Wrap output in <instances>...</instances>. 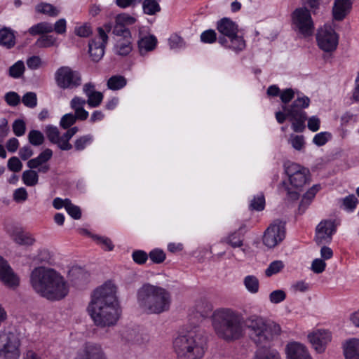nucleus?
<instances>
[{"label":"nucleus","instance_id":"1","mask_svg":"<svg viewBox=\"0 0 359 359\" xmlns=\"http://www.w3.org/2000/svg\"><path fill=\"white\" fill-rule=\"evenodd\" d=\"M87 311L96 326L106 327L115 325L121 316L116 285L111 282H107L95 290Z\"/></svg>","mask_w":359,"mask_h":359},{"label":"nucleus","instance_id":"2","mask_svg":"<svg viewBox=\"0 0 359 359\" xmlns=\"http://www.w3.org/2000/svg\"><path fill=\"white\" fill-rule=\"evenodd\" d=\"M30 283L36 293L51 301L62 299L69 292V285L65 278L49 267L34 268L30 274Z\"/></svg>","mask_w":359,"mask_h":359},{"label":"nucleus","instance_id":"3","mask_svg":"<svg viewBox=\"0 0 359 359\" xmlns=\"http://www.w3.org/2000/svg\"><path fill=\"white\" fill-rule=\"evenodd\" d=\"M212 325L217 336L227 341L239 339L244 334L243 315L229 308L215 310L212 316Z\"/></svg>","mask_w":359,"mask_h":359},{"label":"nucleus","instance_id":"4","mask_svg":"<svg viewBox=\"0 0 359 359\" xmlns=\"http://www.w3.org/2000/svg\"><path fill=\"white\" fill-rule=\"evenodd\" d=\"M137 299L145 312L160 314L170 309L172 297L165 288L150 283L143 284L137 290Z\"/></svg>","mask_w":359,"mask_h":359},{"label":"nucleus","instance_id":"5","mask_svg":"<svg viewBox=\"0 0 359 359\" xmlns=\"http://www.w3.org/2000/svg\"><path fill=\"white\" fill-rule=\"evenodd\" d=\"M173 349L177 359H202L207 349V340L201 331L191 330L174 339Z\"/></svg>","mask_w":359,"mask_h":359},{"label":"nucleus","instance_id":"6","mask_svg":"<svg viewBox=\"0 0 359 359\" xmlns=\"http://www.w3.org/2000/svg\"><path fill=\"white\" fill-rule=\"evenodd\" d=\"M244 325L249 330L250 338L258 346L268 345L281 332L278 323L257 315L244 320Z\"/></svg>","mask_w":359,"mask_h":359},{"label":"nucleus","instance_id":"7","mask_svg":"<svg viewBox=\"0 0 359 359\" xmlns=\"http://www.w3.org/2000/svg\"><path fill=\"white\" fill-rule=\"evenodd\" d=\"M285 172L289 177L291 187L283 182L280 190L283 189L286 192L287 200L297 201L299 197L302 188L309 181V170L299 164L290 163L285 167Z\"/></svg>","mask_w":359,"mask_h":359},{"label":"nucleus","instance_id":"8","mask_svg":"<svg viewBox=\"0 0 359 359\" xmlns=\"http://www.w3.org/2000/svg\"><path fill=\"white\" fill-rule=\"evenodd\" d=\"M217 29L220 34L219 43L233 51H241L245 48V41L238 35V25L228 18H223L217 22Z\"/></svg>","mask_w":359,"mask_h":359},{"label":"nucleus","instance_id":"9","mask_svg":"<svg viewBox=\"0 0 359 359\" xmlns=\"http://www.w3.org/2000/svg\"><path fill=\"white\" fill-rule=\"evenodd\" d=\"M310 104V99L303 96L296 99L292 105L288 107L283 106V110L287 111V115L292 122V128L294 132H302L305 128V121L307 116L303 109L307 108Z\"/></svg>","mask_w":359,"mask_h":359},{"label":"nucleus","instance_id":"10","mask_svg":"<svg viewBox=\"0 0 359 359\" xmlns=\"http://www.w3.org/2000/svg\"><path fill=\"white\" fill-rule=\"evenodd\" d=\"M55 80L57 86L62 89H76L82 83L80 72L69 66L58 68L55 73Z\"/></svg>","mask_w":359,"mask_h":359},{"label":"nucleus","instance_id":"11","mask_svg":"<svg viewBox=\"0 0 359 359\" xmlns=\"http://www.w3.org/2000/svg\"><path fill=\"white\" fill-rule=\"evenodd\" d=\"M20 345V340L14 333L0 331V357L2 359H18Z\"/></svg>","mask_w":359,"mask_h":359},{"label":"nucleus","instance_id":"12","mask_svg":"<svg viewBox=\"0 0 359 359\" xmlns=\"http://www.w3.org/2000/svg\"><path fill=\"white\" fill-rule=\"evenodd\" d=\"M316 40L321 50L330 53L337 49L339 35L331 26L325 25L318 31Z\"/></svg>","mask_w":359,"mask_h":359},{"label":"nucleus","instance_id":"13","mask_svg":"<svg viewBox=\"0 0 359 359\" xmlns=\"http://www.w3.org/2000/svg\"><path fill=\"white\" fill-rule=\"evenodd\" d=\"M292 22L295 29L304 36H310L314 29L310 12L305 8H297L292 13Z\"/></svg>","mask_w":359,"mask_h":359},{"label":"nucleus","instance_id":"14","mask_svg":"<svg viewBox=\"0 0 359 359\" xmlns=\"http://www.w3.org/2000/svg\"><path fill=\"white\" fill-rule=\"evenodd\" d=\"M285 237V224L276 220L266 229L263 236V243L270 248H274L281 243Z\"/></svg>","mask_w":359,"mask_h":359},{"label":"nucleus","instance_id":"15","mask_svg":"<svg viewBox=\"0 0 359 359\" xmlns=\"http://www.w3.org/2000/svg\"><path fill=\"white\" fill-rule=\"evenodd\" d=\"M337 224L333 219L322 220L316 228L315 241L318 245L330 243L337 231Z\"/></svg>","mask_w":359,"mask_h":359},{"label":"nucleus","instance_id":"16","mask_svg":"<svg viewBox=\"0 0 359 359\" xmlns=\"http://www.w3.org/2000/svg\"><path fill=\"white\" fill-rule=\"evenodd\" d=\"M97 36L88 43V53L92 60L100 61L104 54L105 46L108 41V36L101 28H97Z\"/></svg>","mask_w":359,"mask_h":359},{"label":"nucleus","instance_id":"17","mask_svg":"<svg viewBox=\"0 0 359 359\" xmlns=\"http://www.w3.org/2000/svg\"><path fill=\"white\" fill-rule=\"evenodd\" d=\"M0 280L9 287H15L20 283L19 277L1 256H0Z\"/></svg>","mask_w":359,"mask_h":359},{"label":"nucleus","instance_id":"18","mask_svg":"<svg viewBox=\"0 0 359 359\" xmlns=\"http://www.w3.org/2000/svg\"><path fill=\"white\" fill-rule=\"evenodd\" d=\"M74 359H108L100 344L88 343L77 353Z\"/></svg>","mask_w":359,"mask_h":359},{"label":"nucleus","instance_id":"19","mask_svg":"<svg viewBox=\"0 0 359 359\" xmlns=\"http://www.w3.org/2000/svg\"><path fill=\"white\" fill-rule=\"evenodd\" d=\"M313 348L318 353L325 351L327 344L331 341V333L325 330H317L308 335Z\"/></svg>","mask_w":359,"mask_h":359},{"label":"nucleus","instance_id":"20","mask_svg":"<svg viewBox=\"0 0 359 359\" xmlns=\"http://www.w3.org/2000/svg\"><path fill=\"white\" fill-rule=\"evenodd\" d=\"M45 133L48 140L52 144H56L61 150L69 151L72 149V144L70 142H66L64 134L61 135L59 129L56 126H47L45 128Z\"/></svg>","mask_w":359,"mask_h":359},{"label":"nucleus","instance_id":"21","mask_svg":"<svg viewBox=\"0 0 359 359\" xmlns=\"http://www.w3.org/2000/svg\"><path fill=\"white\" fill-rule=\"evenodd\" d=\"M287 359H312L306 347L298 342H292L287 345Z\"/></svg>","mask_w":359,"mask_h":359},{"label":"nucleus","instance_id":"22","mask_svg":"<svg viewBox=\"0 0 359 359\" xmlns=\"http://www.w3.org/2000/svg\"><path fill=\"white\" fill-rule=\"evenodd\" d=\"M8 233L13 241L20 245L30 246L36 241L30 233L23 231L20 227H13L8 230Z\"/></svg>","mask_w":359,"mask_h":359},{"label":"nucleus","instance_id":"23","mask_svg":"<svg viewBox=\"0 0 359 359\" xmlns=\"http://www.w3.org/2000/svg\"><path fill=\"white\" fill-rule=\"evenodd\" d=\"M352 0H334L332 9L333 18L336 20H342L350 12Z\"/></svg>","mask_w":359,"mask_h":359},{"label":"nucleus","instance_id":"24","mask_svg":"<svg viewBox=\"0 0 359 359\" xmlns=\"http://www.w3.org/2000/svg\"><path fill=\"white\" fill-rule=\"evenodd\" d=\"M345 359H359V339L352 338L344 344Z\"/></svg>","mask_w":359,"mask_h":359},{"label":"nucleus","instance_id":"25","mask_svg":"<svg viewBox=\"0 0 359 359\" xmlns=\"http://www.w3.org/2000/svg\"><path fill=\"white\" fill-rule=\"evenodd\" d=\"M254 359H280L279 353L267 345L259 346L257 350Z\"/></svg>","mask_w":359,"mask_h":359},{"label":"nucleus","instance_id":"26","mask_svg":"<svg viewBox=\"0 0 359 359\" xmlns=\"http://www.w3.org/2000/svg\"><path fill=\"white\" fill-rule=\"evenodd\" d=\"M52 156V150L50 149H46L36 158L29 160L27 162V166L30 169L37 168L49 161Z\"/></svg>","mask_w":359,"mask_h":359},{"label":"nucleus","instance_id":"27","mask_svg":"<svg viewBox=\"0 0 359 359\" xmlns=\"http://www.w3.org/2000/svg\"><path fill=\"white\" fill-rule=\"evenodd\" d=\"M132 50L131 38L120 39L117 40L114 51L119 55H127Z\"/></svg>","mask_w":359,"mask_h":359},{"label":"nucleus","instance_id":"28","mask_svg":"<svg viewBox=\"0 0 359 359\" xmlns=\"http://www.w3.org/2000/svg\"><path fill=\"white\" fill-rule=\"evenodd\" d=\"M35 11L38 13L47 15L50 17H56L60 12V10L58 8L46 2H41L37 4L35 7Z\"/></svg>","mask_w":359,"mask_h":359},{"label":"nucleus","instance_id":"29","mask_svg":"<svg viewBox=\"0 0 359 359\" xmlns=\"http://www.w3.org/2000/svg\"><path fill=\"white\" fill-rule=\"evenodd\" d=\"M15 44V35L13 32L7 28L0 30V45L11 48Z\"/></svg>","mask_w":359,"mask_h":359},{"label":"nucleus","instance_id":"30","mask_svg":"<svg viewBox=\"0 0 359 359\" xmlns=\"http://www.w3.org/2000/svg\"><path fill=\"white\" fill-rule=\"evenodd\" d=\"M127 79L121 75L111 76L107 83V88L111 90H118L127 85Z\"/></svg>","mask_w":359,"mask_h":359},{"label":"nucleus","instance_id":"31","mask_svg":"<svg viewBox=\"0 0 359 359\" xmlns=\"http://www.w3.org/2000/svg\"><path fill=\"white\" fill-rule=\"evenodd\" d=\"M156 45V39L154 36L144 37L138 41V46L141 54L152 50Z\"/></svg>","mask_w":359,"mask_h":359},{"label":"nucleus","instance_id":"32","mask_svg":"<svg viewBox=\"0 0 359 359\" xmlns=\"http://www.w3.org/2000/svg\"><path fill=\"white\" fill-rule=\"evenodd\" d=\"M53 31V27L50 23L42 22L31 27L28 32L31 35H37L46 33H50Z\"/></svg>","mask_w":359,"mask_h":359},{"label":"nucleus","instance_id":"33","mask_svg":"<svg viewBox=\"0 0 359 359\" xmlns=\"http://www.w3.org/2000/svg\"><path fill=\"white\" fill-rule=\"evenodd\" d=\"M221 242L226 243L233 248H240L243 245L242 236L236 231L222 238Z\"/></svg>","mask_w":359,"mask_h":359},{"label":"nucleus","instance_id":"34","mask_svg":"<svg viewBox=\"0 0 359 359\" xmlns=\"http://www.w3.org/2000/svg\"><path fill=\"white\" fill-rule=\"evenodd\" d=\"M243 284L246 290L252 294H256L259 291V280L256 276L253 275L245 276L243 279Z\"/></svg>","mask_w":359,"mask_h":359},{"label":"nucleus","instance_id":"35","mask_svg":"<svg viewBox=\"0 0 359 359\" xmlns=\"http://www.w3.org/2000/svg\"><path fill=\"white\" fill-rule=\"evenodd\" d=\"M93 140L92 135H86L76 138L74 143V147L76 151H81L84 150L87 146L90 145Z\"/></svg>","mask_w":359,"mask_h":359},{"label":"nucleus","instance_id":"36","mask_svg":"<svg viewBox=\"0 0 359 359\" xmlns=\"http://www.w3.org/2000/svg\"><path fill=\"white\" fill-rule=\"evenodd\" d=\"M195 309L202 317H206L212 310V305L205 299H200L196 302Z\"/></svg>","mask_w":359,"mask_h":359},{"label":"nucleus","instance_id":"37","mask_svg":"<svg viewBox=\"0 0 359 359\" xmlns=\"http://www.w3.org/2000/svg\"><path fill=\"white\" fill-rule=\"evenodd\" d=\"M25 70L24 62L19 60L9 67L8 75L13 79H19L23 75Z\"/></svg>","mask_w":359,"mask_h":359},{"label":"nucleus","instance_id":"38","mask_svg":"<svg viewBox=\"0 0 359 359\" xmlns=\"http://www.w3.org/2000/svg\"><path fill=\"white\" fill-rule=\"evenodd\" d=\"M27 138L29 142L34 146L43 144L45 140L43 134L38 130H32L29 132Z\"/></svg>","mask_w":359,"mask_h":359},{"label":"nucleus","instance_id":"39","mask_svg":"<svg viewBox=\"0 0 359 359\" xmlns=\"http://www.w3.org/2000/svg\"><path fill=\"white\" fill-rule=\"evenodd\" d=\"M22 180L27 186L32 187L38 183L39 176L34 170H25L22 174Z\"/></svg>","mask_w":359,"mask_h":359},{"label":"nucleus","instance_id":"40","mask_svg":"<svg viewBox=\"0 0 359 359\" xmlns=\"http://www.w3.org/2000/svg\"><path fill=\"white\" fill-rule=\"evenodd\" d=\"M320 189V186L319 184L313 185L311 189H309L304 195L299 206L302 207L304 203H306V205H309Z\"/></svg>","mask_w":359,"mask_h":359},{"label":"nucleus","instance_id":"41","mask_svg":"<svg viewBox=\"0 0 359 359\" xmlns=\"http://www.w3.org/2000/svg\"><path fill=\"white\" fill-rule=\"evenodd\" d=\"M104 98L102 93L97 91L94 94L90 95L86 100L90 107L95 108L100 105Z\"/></svg>","mask_w":359,"mask_h":359},{"label":"nucleus","instance_id":"42","mask_svg":"<svg viewBox=\"0 0 359 359\" xmlns=\"http://www.w3.org/2000/svg\"><path fill=\"white\" fill-rule=\"evenodd\" d=\"M136 22V19L127 13L118 14L115 18V22L126 27V26L131 25Z\"/></svg>","mask_w":359,"mask_h":359},{"label":"nucleus","instance_id":"43","mask_svg":"<svg viewBox=\"0 0 359 359\" xmlns=\"http://www.w3.org/2000/svg\"><path fill=\"white\" fill-rule=\"evenodd\" d=\"M284 267V264L282 261L276 260L271 262L269 267L265 271L266 276L270 277L273 274L280 272Z\"/></svg>","mask_w":359,"mask_h":359},{"label":"nucleus","instance_id":"44","mask_svg":"<svg viewBox=\"0 0 359 359\" xmlns=\"http://www.w3.org/2000/svg\"><path fill=\"white\" fill-rule=\"evenodd\" d=\"M56 39L51 35H43L37 39L36 45L39 48L50 47L55 44Z\"/></svg>","mask_w":359,"mask_h":359},{"label":"nucleus","instance_id":"45","mask_svg":"<svg viewBox=\"0 0 359 359\" xmlns=\"http://www.w3.org/2000/svg\"><path fill=\"white\" fill-rule=\"evenodd\" d=\"M332 137L331 133L321 132L316 134L313 138V142L318 147L325 145Z\"/></svg>","mask_w":359,"mask_h":359},{"label":"nucleus","instance_id":"46","mask_svg":"<svg viewBox=\"0 0 359 359\" xmlns=\"http://www.w3.org/2000/svg\"><path fill=\"white\" fill-rule=\"evenodd\" d=\"M22 103L27 107L34 108L37 104V97L35 93L28 92L22 98Z\"/></svg>","mask_w":359,"mask_h":359},{"label":"nucleus","instance_id":"47","mask_svg":"<svg viewBox=\"0 0 359 359\" xmlns=\"http://www.w3.org/2000/svg\"><path fill=\"white\" fill-rule=\"evenodd\" d=\"M148 257L150 258V259L156 264H160L164 262L165 259V253L163 252V250L161 249H154L151 250L149 255Z\"/></svg>","mask_w":359,"mask_h":359},{"label":"nucleus","instance_id":"48","mask_svg":"<svg viewBox=\"0 0 359 359\" xmlns=\"http://www.w3.org/2000/svg\"><path fill=\"white\" fill-rule=\"evenodd\" d=\"M93 238L104 250L111 251L113 250L114 245L110 238L99 236H93Z\"/></svg>","mask_w":359,"mask_h":359},{"label":"nucleus","instance_id":"49","mask_svg":"<svg viewBox=\"0 0 359 359\" xmlns=\"http://www.w3.org/2000/svg\"><path fill=\"white\" fill-rule=\"evenodd\" d=\"M76 121V117L72 113L65 114L60 119V125L64 129H68Z\"/></svg>","mask_w":359,"mask_h":359},{"label":"nucleus","instance_id":"50","mask_svg":"<svg viewBox=\"0 0 359 359\" xmlns=\"http://www.w3.org/2000/svg\"><path fill=\"white\" fill-rule=\"evenodd\" d=\"M286 299V293L283 290H276L269 294V300L272 304H279Z\"/></svg>","mask_w":359,"mask_h":359},{"label":"nucleus","instance_id":"51","mask_svg":"<svg viewBox=\"0 0 359 359\" xmlns=\"http://www.w3.org/2000/svg\"><path fill=\"white\" fill-rule=\"evenodd\" d=\"M290 142L296 150L300 151L304 147V138L303 135H291Z\"/></svg>","mask_w":359,"mask_h":359},{"label":"nucleus","instance_id":"52","mask_svg":"<svg viewBox=\"0 0 359 359\" xmlns=\"http://www.w3.org/2000/svg\"><path fill=\"white\" fill-rule=\"evenodd\" d=\"M113 34L117 36H122V39L131 38L130 30L124 26L117 24V22H115Z\"/></svg>","mask_w":359,"mask_h":359},{"label":"nucleus","instance_id":"53","mask_svg":"<svg viewBox=\"0 0 359 359\" xmlns=\"http://www.w3.org/2000/svg\"><path fill=\"white\" fill-rule=\"evenodd\" d=\"M5 101L6 103L12 107L17 106L20 102V95L13 91L8 92L5 95Z\"/></svg>","mask_w":359,"mask_h":359},{"label":"nucleus","instance_id":"54","mask_svg":"<svg viewBox=\"0 0 359 359\" xmlns=\"http://www.w3.org/2000/svg\"><path fill=\"white\" fill-rule=\"evenodd\" d=\"M265 199L263 195L260 194L255 197L250 203V208L253 210L260 211L264 208Z\"/></svg>","mask_w":359,"mask_h":359},{"label":"nucleus","instance_id":"55","mask_svg":"<svg viewBox=\"0 0 359 359\" xmlns=\"http://www.w3.org/2000/svg\"><path fill=\"white\" fill-rule=\"evenodd\" d=\"M201 40L203 43H212L217 40V34L213 29L206 30L201 34Z\"/></svg>","mask_w":359,"mask_h":359},{"label":"nucleus","instance_id":"56","mask_svg":"<svg viewBox=\"0 0 359 359\" xmlns=\"http://www.w3.org/2000/svg\"><path fill=\"white\" fill-rule=\"evenodd\" d=\"M26 130L25 123L22 120H16L13 124V130L16 136H22Z\"/></svg>","mask_w":359,"mask_h":359},{"label":"nucleus","instance_id":"57","mask_svg":"<svg viewBox=\"0 0 359 359\" xmlns=\"http://www.w3.org/2000/svg\"><path fill=\"white\" fill-rule=\"evenodd\" d=\"M66 210L68 214L74 219L81 218V212L79 207L72 203L71 201L67 203Z\"/></svg>","mask_w":359,"mask_h":359},{"label":"nucleus","instance_id":"58","mask_svg":"<svg viewBox=\"0 0 359 359\" xmlns=\"http://www.w3.org/2000/svg\"><path fill=\"white\" fill-rule=\"evenodd\" d=\"M132 257L135 263L143 264L148 259V255L143 250H135L133 252Z\"/></svg>","mask_w":359,"mask_h":359},{"label":"nucleus","instance_id":"59","mask_svg":"<svg viewBox=\"0 0 359 359\" xmlns=\"http://www.w3.org/2000/svg\"><path fill=\"white\" fill-rule=\"evenodd\" d=\"M325 267L326 263L325 261L317 258L312 262L311 269L315 273H321L325 271Z\"/></svg>","mask_w":359,"mask_h":359},{"label":"nucleus","instance_id":"60","mask_svg":"<svg viewBox=\"0 0 359 359\" xmlns=\"http://www.w3.org/2000/svg\"><path fill=\"white\" fill-rule=\"evenodd\" d=\"M8 168L13 172H19L22 170V163L18 158L13 156L8 161Z\"/></svg>","mask_w":359,"mask_h":359},{"label":"nucleus","instance_id":"61","mask_svg":"<svg viewBox=\"0 0 359 359\" xmlns=\"http://www.w3.org/2000/svg\"><path fill=\"white\" fill-rule=\"evenodd\" d=\"M27 65L30 69H37L43 65V62L39 56H32L27 60Z\"/></svg>","mask_w":359,"mask_h":359},{"label":"nucleus","instance_id":"62","mask_svg":"<svg viewBox=\"0 0 359 359\" xmlns=\"http://www.w3.org/2000/svg\"><path fill=\"white\" fill-rule=\"evenodd\" d=\"M75 34L81 37H88L92 33V29L90 25L85 24L76 27L74 30Z\"/></svg>","mask_w":359,"mask_h":359},{"label":"nucleus","instance_id":"63","mask_svg":"<svg viewBox=\"0 0 359 359\" xmlns=\"http://www.w3.org/2000/svg\"><path fill=\"white\" fill-rule=\"evenodd\" d=\"M86 104V100L79 96L74 97L70 101V107L74 111L83 108Z\"/></svg>","mask_w":359,"mask_h":359},{"label":"nucleus","instance_id":"64","mask_svg":"<svg viewBox=\"0 0 359 359\" xmlns=\"http://www.w3.org/2000/svg\"><path fill=\"white\" fill-rule=\"evenodd\" d=\"M169 45L170 48L176 49L183 47L184 46V43L180 36L177 35H172L169 39Z\"/></svg>","mask_w":359,"mask_h":359}]
</instances>
